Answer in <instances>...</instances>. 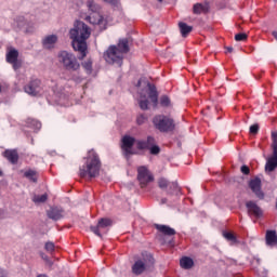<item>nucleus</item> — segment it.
Masks as SVG:
<instances>
[{
	"label": "nucleus",
	"mask_w": 277,
	"mask_h": 277,
	"mask_svg": "<svg viewBox=\"0 0 277 277\" xmlns=\"http://www.w3.org/2000/svg\"><path fill=\"white\" fill-rule=\"evenodd\" d=\"M101 174V158L94 149L89 150L85 164L80 167L79 175L81 179H96Z\"/></svg>",
	"instance_id": "2"
},
{
	"label": "nucleus",
	"mask_w": 277,
	"mask_h": 277,
	"mask_svg": "<svg viewBox=\"0 0 277 277\" xmlns=\"http://www.w3.org/2000/svg\"><path fill=\"white\" fill-rule=\"evenodd\" d=\"M0 277H8V274L3 268H0Z\"/></svg>",
	"instance_id": "44"
},
{
	"label": "nucleus",
	"mask_w": 277,
	"mask_h": 277,
	"mask_svg": "<svg viewBox=\"0 0 277 277\" xmlns=\"http://www.w3.org/2000/svg\"><path fill=\"white\" fill-rule=\"evenodd\" d=\"M159 3H163V0H158Z\"/></svg>",
	"instance_id": "50"
},
{
	"label": "nucleus",
	"mask_w": 277,
	"mask_h": 277,
	"mask_svg": "<svg viewBox=\"0 0 277 277\" xmlns=\"http://www.w3.org/2000/svg\"><path fill=\"white\" fill-rule=\"evenodd\" d=\"M158 187L160 189H168V187H170V182L166 177H160L158 180Z\"/></svg>",
	"instance_id": "33"
},
{
	"label": "nucleus",
	"mask_w": 277,
	"mask_h": 277,
	"mask_svg": "<svg viewBox=\"0 0 277 277\" xmlns=\"http://www.w3.org/2000/svg\"><path fill=\"white\" fill-rule=\"evenodd\" d=\"M24 176H26V179H29L30 181H32V183H37L38 180L35 177L36 176V171L34 170H28L24 173Z\"/></svg>",
	"instance_id": "34"
},
{
	"label": "nucleus",
	"mask_w": 277,
	"mask_h": 277,
	"mask_svg": "<svg viewBox=\"0 0 277 277\" xmlns=\"http://www.w3.org/2000/svg\"><path fill=\"white\" fill-rule=\"evenodd\" d=\"M47 215L49 220L57 222L58 220H62L64 217V210H62V208L51 207L49 210H47Z\"/></svg>",
	"instance_id": "17"
},
{
	"label": "nucleus",
	"mask_w": 277,
	"mask_h": 277,
	"mask_svg": "<svg viewBox=\"0 0 277 277\" xmlns=\"http://www.w3.org/2000/svg\"><path fill=\"white\" fill-rule=\"evenodd\" d=\"M153 263H155L153 254L144 252L142 253V259L136 260L132 265V273L135 274V276H140L144 274L145 269H148V266L153 265Z\"/></svg>",
	"instance_id": "6"
},
{
	"label": "nucleus",
	"mask_w": 277,
	"mask_h": 277,
	"mask_svg": "<svg viewBox=\"0 0 277 277\" xmlns=\"http://www.w3.org/2000/svg\"><path fill=\"white\" fill-rule=\"evenodd\" d=\"M27 127H29V129H35V131H40V129H42V123L36 119H28Z\"/></svg>",
	"instance_id": "27"
},
{
	"label": "nucleus",
	"mask_w": 277,
	"mask_h": 277,
	"mask_svg": "<svg viewBox=\"0 0 277 277\" xmlns=\"http://www.w3.org/2000/svg\"><path fill=\"white\" fill-rule=\"evenodd\" d=\"M49 199V196L47 194H43V195H35L32 197V201L36 203V205H40L42 202H44L45 200Z\"/></svg>",
	"instance_id": "30"
},
{
	"label": "nucleus",
	"mask_w": 277,
	"mask_h": 277,
	"mask_svg": "<svg viewBox=\"0 0 277 277\" xmlns=\"http://www.w3.org/2000/svg\"><path fill=\"white\" fill-rule=\"evenodd\" d=\"M121 142H122L121 148L123 150V155L124 157H127V159H129L131 155H134L133 146H135V137L126 135L122 137Z\"/></svg>",
	"instance_id": "14"
},
{
	"label": "nucleus",
	"mask_w": 277,
	"mask_h": 277,
	"mask_svg": "<svg viewBox=\"0 0 277 277\" xmlns=\"http://www.w3.org/2000/svg\"><path fill=\"white\" fill-rule=\"evenodd\" d=\"M6 62L8 64H11L13 67V70H21L23 67V61L18 60V50L11 48L6 52Z\"/></svg>",
	"instance_id": "11"
},
{
	"label": "nucleus",
	"mask_w": 277,
	"mask_h": 277,
	"mask_svg": "<svg viewBox=\"0 0 277 277\" xmlns=\"http://www.w3.org/2000/svg\"><path fill=\"white\" fill-rule=\"evenodd\" d=\"M223 237L226 239V241H232L233 243H237V237L233 232H223Z\"/></svg>",
	"instance_id": "29"
},
{
	"label": "nucleus",
	"mask_w": 277,
	"mask_h": 277,
	"mask_svg": "<svg viewBox=\"0 0 277 277\" xmlns=\"http://www.w3.org/2000/svg\"><path fill=\"white\" fill-rule=\"evenodd\" d=\"M1 90H2V88H1V85H0V92H1Z\"/></svg>",
	"instance_id": "51"
},
{
	"label": "nucleus",
	"mask_w": 277,
	"mask_h": 277,
	"mask_svg": "<svg viewBox=\"0 0 277 277\" xmlns=\"http://www.w3.org/2000/svg\"><path fill=\"white\" fill-rule=\"evenodd\" d=\"M41 258L44 260V261H49V258L47 255H44V253H41Z\"/></svg>",
	"instance_id": "46"
},
{
	"label": "nucleus",
	"mask_w": 277,
	"mask_h": 277,
	"mask_svg": "<svg viewBox=\"0 0 277 277\" xmlns=\"http://www.w3.org/2000/svg\"><path fill=\"white\" fill-rule=\"evenodd\" d=\"M249 187L251 192L254 193L256 198H259V200H265V193H263V190L261 189L262 187L261 177H255L253 180H250Z\"/></svg>",
	"instance_id": "16"
},
{
	"label": "nucleus",
	"mask_w": 277,
	"mask_h": 277,
	"mask_svg": "<svg viewBox=\"0 0 277 277\" xmlns=\"http://www.w3.org/2000/svg\"><path fill=\"white\" fill-rule=\"evenodd\" d=\"M154 144H156L155 137L147 136L146 140L137 141L136 148L138 150H148Z\"/></svg>",
	"instance_id": "20"
},
{
	"label": "nucleus",
	"mask_w": 277,
	"mask_h": 277,
	"mask_svg": "<svg viewBox=\"0 0 277 277\" xmlns=\"http://www.w3.org/2000/svg\"><path fill=\"white\" fill-rule=\"evenodd\" d=\"M137 124H144L146 122V116L141 115L136 119Z\"/></svg>",
	"instance_id": "40"
},
{
	"label": "nucleus",
	"mask_w": 277,
	"mask_h": 277,
	"mask_svg": "<svg viewBox=\"0 0 277 277\" xmlns=\"http://www.w3.org/2000/svg\"><path fill=\"white\" fill-rule=\"evenodd\" d=\"M44 249L51 254L55 252V243H45Z\"/></svg>",
	"instance_id": "37"
},
{
	"label": "nucleus",
	"mask_w": 277,
	"mask_h": 277,
	"mask_svg": "<svg viewBox=\"0 0 277 277\" xmlns=\"http://www.w3.org/2000/svg\"><path fill=\"white\" fill-rule=\"evenodd\" d=\"M160 105L161 107H172V102L168 95H162L160 97Z\"/></svg>",
	"instance_id": "31"
},
{
	"label": "nucleus",
	"mask_w": 277,
	"mask_h": 277,
	"mask_svg": "<svg viewBox=\"0 0 277 277\" xmlns=\"http://www.w3.org/2000/svg\"><path fill=\"white\" fill-rule=\"evenodd\" d=\"M240 172H242V174H245L246 176H248V174H250V167H248V166H242L241 168H240Z\"/></svg>",
	"instance_id": "39"
},
{
	"label": "nucleus",
	"mask_w": 277,
	"mask_h": 277,
	"mask_svg": "<svg viewBox=\"0 0 277 277\" xmlns=\"http://www.w3.org/2000/svg\"><path fill=\"white\" fill-rule=\"evenodd\" d=\"M104 3H109V5H118V0H103Z\"/></svg>",
	"instance_id": "41"
},
{
	"label": "nucleus",
	"mask_w": 277,
	"mask_h": 277,
	"mask_svg": "<svg viewBox=\"0 0 277 277\" xmlns=\"http://www.w3.org/2000/svg\"><path fill=\"white\" fill-rule=\"evenodd\" d=\"M254 263H256V265H261V259L259 258H253V262H252V265H254Z\"/></svg>",
	"instance_id": "42"
},
{
	"label": "nucleus",
	"mask_w": 277,
	"mask_h": 277,
	"mask_svg": "<svg viewBox=\"0 0 277 277\" xmlns=\"http://www.w3.org/2000/svg\"><path fill=\"white\" fill-rule=\"evenodd\" d=\"M87 6L89 8L90 12H93L95 16L89 15L87 17V21L91 23V25H103L104 18L103 15H101V5H98L94 0H88L87 1Z\"/></svg>",
	"instance_id": "8"
},
{
	"label": "nucleus",
	"mask_w": 277,
	"mask_h": 277,
	"mask_svg": "<svg viewBox=\"0 0 277 277\" xmlns=\"http://www.w3.org/2000/svg\"><path fill=\"white\" fill-rule=\"evenodd\" d=\"M136 85L140 88V85H142V80H138Z\"/></svg>",
	"instance_id": "48"
},
{
	"label": "nucleus",
	"mask_w": 277,
	"mask_h": 277,
	"mask_svg": "<svg viewBox=\"0 0 277 277\" xmlns=\"http://www.w3.org/2000/svg\"><path fill=\"white\" fill-rule=\"evenodd\" d=\"M153 124L160 133H172L176 129L174 119L166 115H156L153 118Z\"/></svg>",
	"instance_id": "5"
},
{
	"label": "nucleus",
	"mask_w": 277,
	"mask_h": 277,
	"mask_svg": "<svg viewBox=\"0 0 277 277\" xmlns=\"http://www.w3.org/2000/svg\"><path fill=\"white\" fill-rule=\"evenodd\" d=\"M148 88V96L154 104V107H157L159 103V93L157 92V87L155 84H151L150 82L147 83Z\"/></svg>",
	"instance_id": "19"
},
{
	"label": "nucleus",
	"mask_w": 277,
	"mask_h": 277,
	"mask_svg": "<svg viewBox=\"0 0 277 277\" xmlns=\"http://www.w3.org/2000/svg\"><path fill=\"white\" fill-rule=\"evenodd\" d=\"M24 90L30 96H38L42 92V81L40 79H32L24 87Z\"/></svg>",
	"instance_id": "13"
},
{
	"label": "nucleus",
	"mask_w": 277,
	"mask_h": 277,
	"mask_svg": "<svg viewBox=\"0 0 277 277\" xmlns=\"http://www.w3.org/2000/svg\"><path fill=\"white\" fill-rule=\"evenodd\" d=\"M82 68L87 71V75H92V60H87L82 63Z\"/></svg>",
	"instance_id": "32"
},
{
	"label": "nucleus",
	"mask_w": 277,
	"mask_h": 277,
	"mask_svg": "<svg viewBox=\"0 0 277 277\" xmlns=\"http://www.w3.org/2000/svg\"><path fill=\"white\" fill-rule=\"evenodd\" d=\"M129 39H120L118 47L110 45L108 50L104 53V60L108 64H118L122 66V60H124V53H129Z\"/></svg>",
	"instance_id": "3"
},
{
	"label": "nucleus",
	"mask_w": 277,
	"mask_h": 277,
	"mask_svg": "<svg viewBox=\"0 0 277 277\" xmlns=\"http://www.w3.org/2000/svg\"><path fill=\"white\" fill-rule=\"evenodd\" d=\"M272 140L273 155L266 159L265 172H274L277 168V132H272Z\"/></svg>",
	"instance_id": "9"
},
{
	"label": "nucleus",
	"mask_w": 277,
	"mask_h": 277,
	"mask_svg": "<svg viewBox=\"0 0 277 277\" xmlns=\"http://www.w3.org/2000/svg\"><path fill=\"white\" fill-rule=\"evenodd\" d=\"M90 27L81 21H76L74 28L69 30V38L72 40L71 47L74 51L80 53L79 60H83L88 55V38H90Z\"/></svg>",
	"instance_id": "1"
},
{
	"label": "nucleus",
	"mask_w": 277,
	"mask_h": 277,
	"mask_svg": "<svg viewBox=\"0 0 277 277\" xmlns=\"http://www.w3.org/2000/svg\"><path fill=\"white\" fill-rule=\"evenodd\" d=\"M236 42H246L248 40V35L246 32H239L235 35Z\"/></svg>",
	"instance_id": "35"
},
{
	"label": "nucleus",
	"mask_w": 277,
	"mask_h": 277,
	"mask_svg": "<svg viewBox=\"0 0 277 277\" xmlns=\"http://www.w3.org/2000/svg\"><path fill=\"white\" fill-rule=\"evenodd\" d=\"M137 179H138V183L141 184V187H146L148 183H151V181H155V177H153V175L148 171V168L146 167H140L137 169Z\"/></svg>",
	"instance_id": "15"
},
{
	"label": "nucleus",
	"mask_w": 277,
	"mask_h": 277,
	"mask_svg": "<svg viewBox=\"0 0 277 277\" xmlns=\"http://www.w3.org/2000/svg\"><path fill=\"white\" fill-rule=\"evenodd\" d=\"M259 123H254L249 128V131L252 135H256V133H259Z\"/></svg>",
	"instance_id": "38"
},
{
	"label": "nucleus",
	"mask_w": 277,
	"mask_h": 277,
	"mask_svg": "<svg viewBox=\"0 0 277 277\" xmlns=\"http://www.w3.org/2000/svg\"><path fill=\"white\" fill-rule=\"evenodd\" d=\"M150 155H159L161 153V148L154 144L149 149Z\"/></svg>",
	"instance_id": "36"
},
{
	"label": "nucleus",
	"mask_w": 277,
	"mask_h": 277,
	"mask_svg": "<svg viewBox=\"0 0 277 277\" xmlns=\"http://www.w3.org/2000/svg\"><path fill=\"white\" fill-rule=\"evenodd\" d=\"M166 202H168V199L167 198H162L161 199V205H166Z\"/></svg>",
	"instance_id": "47"
},
{
	"label": "nucleus",
	"mask_w": 277,
	"mask_h": 277,
	"mask_svg": "<svg viewBox=\"0 0 277 277\" xmlns=\"http://www.w3.org/2000/svg\"><path fill=\"white\" fill-rule=\"evenodd\" d=\"M114 224V221L111 219L102 217L98 220L96 225H92L90 227L91 232H93L94 235L103 239L105 235L109 232V228H111Z\"/></svg>",
	"instance_id": "7"
},
{
	"label": "nucleus",
	"mask_w": 277,
	"mask_h": 277,
	"mask_svg": "<svg viewBox=\"0 0 277 277\" xmlns=\"http://www.w3.org/2000/svg\"><path fill=\"white\" fill-rule=\"evenodd\" d=\"M3 155L13 166L18 163V151L16 149H6Z\"/></svg>",
	"instance_id": "21"
},
{
	"label": "nucleus",
	"mask_w": 277,
	"mask_h": 277,
	"mask_svg": "<svg viewBox=\"0 0 277 277\" xmlns=\"http://www.w3.org/2000/svg\"><path fill=\"white\" fill-rule=\"evenodd\" d=\"M72 81H76V83H81V78L78 76H72Z\"/></svg>",
	"instance_id": "43"
},
{
	"label": "nucleus",
	"mask_w": 277,
	"mask_h": 277,
	"mask_svg": "<svg viewBox=\"0 0 277 277\" xmlns=\"http://www.w3.org/2000/svg\"><path fill=\"white\" fill-rule=\"evenodd\" d=\"M154 228L158 230L159 235L168 239L167 243H174V237H176V229L170 227V225L154 224Z\"/></svg>",
	"instance_id": "10"
},
{
	"label": "nucleus",
	"mask_w": 277,
	"mask_h": 277,
	"mask_svg": "<svg viewBox=\"0 0 277 277\" xmlns=\"http://www.w3.org/2000/svg\"><path fill=\"white\" fill-rule=\"evenodd\" d=\"M148 98H146V95L141 94V98L138 100V106L143 111L148 110Z\"/></svg>",
	"instance_id": "28"
},
{
	"label": "nucleus",
	"mask_w": 277,
	"mask_h": 277,
	"mask_svg": "<svg viewBox=\"0 0 277 277\" xmlns=\"http://www.w3.org/2000/svg\"><path fill=\"white\" fill-rule=\"evenodd\" d=\"M0 176H3V171L0 170Z\"/></svg>",
	"instance_id": "49"
},
{
	"label": "nucleus",
	"mask_w": 277,
	"mask_h": 277,
	"mask_svg": "<svg viewBox=\"0 0 277 277\" xmlns=\"http://www.w3.org/2000/svg\"><path fill=\"white\" fill-rule=\"evenodd\" d=\"M57 35H49L42 39L43 49H55V44H57Z\"/></svg>",
	"instance_id": "18"
},
{
	"label": "nucleus",
	"mask_w": 277,
	"mask_h": 277,
	"mask_svg": "<svg viewBox=\"0 0 277 277\" xmlns=\"http://www.w3.org/2000/svg\"><path fill=\"white\" fill-rule=\"evenodd\" d=\"M246 209L249 217H255V220H261L263 217V208L260 207L256 201L249 200L246 202Z\"/></svg>",
	"instance_id": "12"
},
{
	"label": "nucleus",
	"mask_w": 277,
	"mask_h": 277,
	"mask_svg": "<svg viewBox=\"0 0 277 277\" xmlns=\"http://www.w3.org/2000/svg\"><path fill=\"white\" fill-rule=\"evenodd\" d=\"M180 266L182 269H192L194 267V260L189 256H183L180 260Z\"/></svg>",
	"instance_id": "24"
},
{
	"label": "nucleus",
	"mask_w": 277,
	"mask_h": 277,
	"mask_svg": "<svg viewBox=\"0 0 277 277\" xmlns=\"http://www.w3.org/2000/svg\"><path fill=\"white\" fill-rule=\"evenodd\" d=\"M57 57L60 64H62L64 70H67V72H78L80 70L81 64H79L75 54L68 51H61Z\"/></svg>",
	"instance_id": "4"
},
{
	"label": "nucleus",
	"mask_w": 277,
	"mask_h": 277,
	"mask_svg": "<svg viewBox=\"0 0 277 277\" xmlns=\"http://www.w3.org/2000/svg\"><path fill=\"white\" fill-rule=\"evenodd\" d=\"M203 12V14H208L209 12V4L206 2V4L202 3H195L193 6V13L194 14H200Z\"/></svg>",
	"instance_id": "23"
},
{
	"label": "nucleus",
	"mask_w": 277,
	"mask_h": 277,
	"mask_svg": "<svg viewBox=\"0 0 277 277\" xmlns=\"http://www.w3.org/2000/svg\"><path fill=\"white\" fill-rule=\"evenodd\" d=\"M168 196H179L181 194V187H179V183L171 182L169 184V188L167 189Z\"/></svg>",
	"instance_id": "25"
},
{
	"label": "nucleus",
	"mask_w": 277,
	"mask_h": 277,
	"mask_svg": "<svg viewBox=\"0 0 277 277\" xmlns=\"http://www.w3.org/2000/svg\"><path fill=\"white\" fill-rule=\"evenodd\" d=\"M179 28L182 34V38H187V36H189V34H192V31H194V27L187 25L184 22L179 23Z\"/></svg>",
	"instance_id": "22"
},
{
	"label": "nucleus",
	"mask_w": 277,
	"mask_h": 277,
	"mask_svg": "<svg viewBox=\"0 0 277 277\" xmlns=\"http://www.w3.org/2000/svg\"><path fill=\"white\" fill-rule=\"evenodd\" d=\"M265 239H266V243H277L276 230H267Z\"/></svg>",
	"instance_id": "26"
},
{
	"label": "nucleus",
	"mask_w": 277,
	"mask_h": 277,
	"mask_svg": "<svg viewBox=\"0 0 277 277\" xmlns=\"http://www.w3.org/2000/svg\"><path fill=\"white\" fill-rule=\"evenodd\" d=\"M227 53H233L234 49L233 47H225Z\"/></svg>",
	"instance_id": "45"
}]
</instances>
